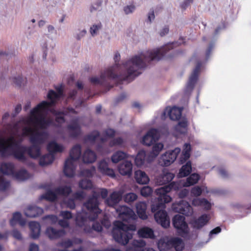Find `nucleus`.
Instances as JSON below:
<instances>
[{"mask_svg":"<svg viewBox=\"0 0 251 251\" xmlns=\"http://www.w3.org/2000/svg\"><path fill=\"white\" fill-rule=\"evenodd\" d=\"M176 44L173 43L160 49L143 51L123 64L124 72L119 66L116 64L102 73L100 78L93 76L90 78V81L95 85H107L111 80L117 79L130 82L140 75L151 61L159 60Z\"/></svg>","mask_w":251,"mask_h":251,"instance_id":"obj_1","label":"nucleus"},{"mask_svg":"<svg viewBox=\"0 0 251 251\" xmlns=\"http://www.w3.org/2000/svg\"><path fill=\"white\" fill-rule=\"evenodd\" d=\"M72 192L71 187L69 186L62 185L56 188L54 191L48 190L46 193L40 196V199H46L49 201L56 200L58 196L64 197L63 203L70 208L74 209L75 207V200H80L84 197V193L82 191L76 192L74 193L71 198L67 197Z\"/></svg>","mask_w":251,"mask_h":251,"instance_id":"obj_2","label":"nucleus"},{"mask_svg":"<svg viewBox=\"0 0 251 251\" xmlns=\"http://www.w3.org/2000/svg\"><path fill=\"white\" fill-rule=\"evenodd\" d=\"M135 230L136 226L134 225L127 226L123 222L117 221L114 223L112 233L113 237L116 242L125 245L132 237V233L131 231Z\"/></svg>","mask_w":251,"mask_h":251,"instance_id":"obj_3","label":"nucleus"},{"mask_svg":"<svg viewBox=\"0 0 251 251\" xmlns=\"http://www.w3.org/2000/svg\"><path fill=\"white\" fill-rule=\"evenodd\" d=\"M103 199H106L108 195L107 189L102 188L93 191L92 195L89 197L88 200L84 204V206L89 211L91 214H94L93 216H89L91 220H94L100 213L101 210L99 208V201L98 200L100 196Z\"/></svg>","mask_w":251,"mask_h":251,"instance_id":"obj_4","label":"nucleus"},{"mask_svg":"<svg viewBox=\"0 0 251 251\" xmlns=\"http://www.w3.org/2000/svg\"><path fill=\"white\" fill-rule=\"evenodd\" d=\"M81 153V146L78 144L75 145L70 151L69 157L64 164V173L66 176L72 177L75 175L76 162Z\"/></svg>","mask_w":251,"mask_h":251,"instance_id":"obj_5","label":"nucleus"},{"mask_svg":"<svg viewBox=\"0 0 251 251\" xmlns=\"http://www.w3.org/2000/svg\"><path fill=\"white\" fill-rule=\"evenodd\" d=\"M181 186H184V181L180 182H173L169 185L161 187L155 190V193L158 196V200L160 201L158 206L163 207L164 203H168L172 200V198L167 193L171 190L174 189L175 190H178ZM158 206L154 205L152 209L154 210L157 208Z\"/></svg>","mask_w":251,"mask_h":251,"instance_id":"obj_6","label":"nucleus"},{"mask_svg":"<svg viewBox=\"0 0 251 251\" xmlns=\"http://www.w3.org/2000/svg\"><path fill=\"white\" fill-rule=\"evenodd\" d=\"M93 215L94 214H91L89 211V213H84L83 211L77 213L75 218L76 223L79 226H84V230L85 232H91L92 230L100 232L102 230L101 225L97 222H93L91 224L92 227H90V226H89V227L85 226V225L87 224L88 221L91 222L94 221V220H92L89 218V215L93 216Z\"/></svg>","mask_w":251,"mask_h":251,"instance_id":"obj_7","label":"nucleus"},{"mask_svg":"<svg viewBox=\"0 0 251 251\" xmlns=\"http://www.w3.org/2000/svg\"><path fill=\"white\" fill-rule=\"evenodd\" d=\"M47 149L50 153L43 155L39 160V164L42 166H45L51 164L54 158L53 153L63 151L64 147L54 141H52L49 143Z\"/></svg>","mask_w":251,"mask_h":251,"instance_id":"obj_8","label":"nucleus"},{"mask_svg":"<svg viewBox=\"0 0 251 251\" xmlns=\"http://www.w3.org/2000/svg\"><path fill=\"white\" fill-rule=\"evenodd\" d=\"M173 224L179 235L187 239L193 238V236L189 232V227L183 216L176 215L173 219Z\"/></svg>","mask_w":251,"mask_h":251,"instance_id":"obj_9","label":"nucleus"},{"mask_svg":"<svg viewBox=\"0 0 251 251\" xmlns=\"http://www.w3.org/2000/svg\"><path fill=\"white\" fill-rule=\"evenodd\" d=\"M159 203L160 201L158 198L157 201L151 205V211L152 212H156L154 214V218L156 222L161 225L162 227L167 228L170 226V220L167 212L164 210L165 203H164L163 207L158 206L156 209L154 210L152 209V207L154 205L158 206Z\"/></svg>","mask_w":251,"mask_h":251,"instance_id":"obj_10","label":"nucleus"},{"mask_svg":"<svg viewBox=\"0 0 251 251\" xmlns=\"http://www.w3.org/2000/svg\"><path fill=\"white\" fill-rule=\"evenodd\" d=\"M180 151V149L178 148H176L174 150L166 151L159 158V164L162 166L170 165L175 161Z\"/></svg>","mask_w":251,"mask_h":251,"instance_id":"obj_11","label":"nucleus"},{"mask_svg":"<svg viewBox=\"0 0 251 251\" xmlns=\"http://www.w3.org/2000/svg\"><path fill=\"white\" fill-rule=\"evenodd\" d=\"M116 210L117 213L118 214L119 218L125 222L129 223L131 221L135 219L136 215L134 211L126 206H120L117 207Z\"/></svg>","mask_w":251,"mask_h":251,"instance_id":"obj_12","label":"nucleus"},{"mask_svg":"<svg viewBox=\"0 0 251 251\" xmlns=\"http://www.w3.org/2000/svg\"><path fill=\"white\" fill-rule=\"evenodd\" d=\"M160 136L158 129L151 128L143 136L142 143L146 146H150L158 140Z\"/></svg>","mask_w":251,"mask_h":251,"instance_id":"obj_13","label":"nucleus"},{"mask_svg":"<svg viewBox=\"0 0 251 251\" xmlns=\"http://www.w3.org/2000/svg\"><path fill=\"white\" fill-rule=\"evenodd\" d=\"M201 65V62H198L195 68L190 75L189 81L186 87L185 92L186 93L191 92L193 89L195 84L198 79Z\"/></svg>","mask_w":251,"mask_h":251,"instance_id":"obj_14","label":"nucleus"},{"mask_svg":"<svg viewBox=\"0 0 251 251\" xmlns=\"http://www.w3.org/2000/svg\"><path fill=\"white\" fill-rule=\"evenodd\" d=\"M173 208L176 212L188 216L191 215L193 212L189 203L183 200H181L178 203L174 204Z\"/></svg>","mask_w":251,"mask_h":251,"instance_id":"obj_15","label":"nucleus"},{"mask_svg":"<svg viewBox=\"0 0 251 251\" xmlns=\"http://www.w3.org/2000/svg\"><path fill=\"white\" fill-rule=\"evenodd\" d=\"M81 122L80 118H75L72 120L70 124L68 126V130L70 136L76 137L81 134V127L79 123Z\"/></svg>","mask_w":251,"mask_h":251,"instance_id":"obj_16","label":"nucleus"},{"mask_svg":"<svg viewBox=\"0 0 251 251\" xmlns=\"http://www.w3.org/2000/svg\"><path fill=\"white\" fill-rule=\"evenodd\" d=\"M182 110V108L176 106L172 108L167 107L162 114V118H165L166 116H168L172 120H178L181 117Z\"/></svg>","mask_w":251,"mask_h":251,"instance_id":"obj_17","label":"nucleus"},{"mask_svg":"<svg viewBox=\"0 0 251 251\" xmlns=\"http://www.w3.org/2000/svg\"><path fill=\"white\" fill-rule=\"evenodd\" d=\"M146 246L145 241L140 239L138 240H134L129 245L126 249V251H155L152 248H143Z\"/></svg>","mask_w":251,"mask_h":251,"instance_id":"obj_18","label":"nucleus"},{"mask_svg":"<svg viewBox=\"0 0 251 251\" xmlns=\"http://www.w3.org/2000/svg\"><path fill=\"white\" fill-rule=\"evenodd\" d=\"M175 175L168 170H163L162 173L156 177L155 183L162 185L170 182L174 177Z\"/></svg>","mask_w":251,"mask_h":251,"instance_id":"obj_19","label":"nucleus"},{"mask_svg":"<svg viewBox=\"0 0 251 251\" xmlns=\"http://www.w3.org/2000/svg\"><path fill=\"white\" fill-rule=\"evenodd\" d=\"M122 191H114L105 199V202L109 206L114 207L122 200Z\"/></svg>","mask_w":251,"mask_h":251,"instance_id":"obj_20","label":"nucleus"},{"mask_svg":"<svg viewBox=\"0 0 251 251\" xmlns=\"http://www.w3.org/2000/svg\"><path fill=\"white\" fill-rule=\"evenodd\" d=\"M149 152L140 151L135 158V163L137 166H141L145 162H150L152 160Z\"/></svg>","mask_w":251,"mask_h":251,"instance_id":"obj_21","label":"nucleus"},{"mask_svg":"<svg viewBox=\"0 0 251 251\" xmlns=\"http://www.w3.org/2000/svg\"><path fill=\"white\" fill-rule=\"evenodd\" d=\"M132 164L130 161H125L118 166V171L123 176H130L132 171Z\"/></svg>","mask_w":251,"mask_h":251,"instance_id":"obj_22","label":"nucleus"},{"mask_svg":"<svg viewBox=\"0 0 251 251\" xmlns=\"http://www.w3.org/2000/svg\"><path fill=\"white\" fill-rule=\"evenodd\" d=\"M98 169L104 175L111 177H115V176L114 170L109 168L108 164L105 160H102L99 162Z\"/></svg>","mask_w":251,"mask_h":251,"instance_id":"obj_23","label":"nucleus"},{"mask_svg":"<svg viewBox=\"0 0 251 251\" xmlns=\"http://www.w3.org/2000/svg\"><path fill=\"white\" fill-rule=\"evenodd\" d=\"M43 213L42 208L35 206H29L25 210V214L26 217L34 218L41 215Z\"/></svg>","mask_w":251,"mask_h":251,"instance_id":"obj_24","label":"nucleus"},{"mask_svg":"<svg viewBox=\"0 0 251 251\" xmlns=\"http://www.w3.org/2000/svg\"><path fill=\"white\" fill-rule=\"evenodd\" d=\"M63 229H56L52 227H49L46 230V234L51 239H57L65 235Z\"/></svg>","mask_w":251,"mask_h":251,"instance_id":"obj_25","label":"nucleus"},{"mask_svg":"<svg viewBox=\"0 0 251 251\" xmlns=\"http://www.w3.org/2000/svg\"><path fill=\"white\" fill-rule=\"evenodd\" d=\"M136 211L139 217L145 220L148 216L146 214L147 204L145 202L140 201L138 202L136 205Z\"/></svg>","mask_w":251,"mask_h":251,"instance_id":"obj_26","label":"nucleus"},{"mask_svg":"<svg viewBox=\"0 0 251 251\" xmlns=\"http://www.w3.org/2000/svg\"><path fill=\"white\" fill-rule=\"evenodd\" d=\"M135 178L137 182L141 184H147L150 180L147 175L144 172L141 170L135 171Z\"/></svg>","mask_w":251,"mask_h":251,"instance_id":"obj_27","label":"nucleus"},{"mask_svg":"<svg viewBox=\"0 0 251 251\" xmlns=\"http://www.w3.org/2000/svg\"><path fill=\"white\" fill-rule=\"evenodd\" d=\"M30 229V235L33 239L37 238L40 233L41 226L39 223L36 222H31L29 224Z\"/></svg>","mask_w":251,"mask_h":251,"instance_id":"obj_28","label":"nucleus"},{"mask_svg":"<svg viewBox=\"0 0 251 251\" xmlns=\"http://www.w3.org/2000/svg\"><path fill=\"white\" fill-rule=\"evenodd\" d=\"M97 156L95 153L89 150H86L82 155V160L85 163H91L95 161Z\"/></svg>","mask_w":251,"mask_h":251,"instance_id":"obj_29","label":"nucleus"},{"mask_svg":"<svg viewBox=\"0 0 251 251\" xmlns=\"http://www.w3.org/2000/svg\"><path fill=\"white\" fill-rule=\"evenodd\" d=\"M209 220L208 215L203 214L199 217L198 219L194 220L192 223L194 228L200 229L206 224Z\"/></svg>","mask_w":251,"mask_h":251,"instance_id":"obj_30","label":"nucleus"},{"mask_svg":"<svg viewBox=\"0 0 251 251\" xmlns=\"http://www.w3.org/2000/svg\"><path fill=\"white\" fill-rule=\"evenodd\" d=\"M169 242L175 249L176 251H181L184 248V243L180 238H172L169 240Z\"/></svg>","mask_w":251,"mask_h":251,"instance_id":"obj_31","label":"nucleus"},{"mask_svg":"<svg viewBox=\"0 0 251 251\" xmlns=\"http://www.w3.org/2000/svg\"><path fill=\"white\" fill-rule=\"evenodd\" d=\"M12 176L19 181H24L31 176L27 171L24 169H21L16 173L14 172V175H12Z\"/></svg>","mask_w":251,"mask_h":251,"instance_id":"obj_32","label":"nucleus"},{"mask_svg":"<svg viewBox=\"0 0 251 251\" xmlns=\"http://www.w3.org/2000/svg\"><path fill=\"white\" fill-rule=\"evenodd\" d=\"M14 166L11 163H4L1 164L0 166L1 172L5 175H14Z\"/></svg>","mask_w":251,"mask_h":251,"instance_id":"obj_33","label":"nucleus"},{"mask_svg":"<svg viewBox=\"0 0 251 251\" xmlns=\"http://www.w3.org/2000/svg\"><path fill=\"white\" fill-rule=\"evenodd\" d=\"M140 237L146 238H151L153 237V231L149 227H144L140 228L138 231Z\"/></svg>","mask_w":251,"mask_h":251,"instance_id":"obj_34","label":"nucleus"},{"mask_svg":"<svg viewBox=\"0 0 251 251\" xmlns=\"http://www.w3.org/2000/svg\"><path fill=\"white\" fill-rule=\"evenodd\" d=\"M191 151V146L189 144L186 143L184 145V149L182 154L180 158L179 162L181 164L184 163L190 156V151Z\"/></svg>","mask_w":251,"mask_h":251,"instance_id":"obj_35","label":"nucleus"},{"mask_svg":"<svg viewBox=\"0 0 251 251\" xmlns=\"http://www.w3.org/2000/svg\"><path fill=\"white\" fill-rule=\"evenodd\" d=\"M192 171L191 163L188 161L186 164L181 168L179 170L178 176L179 177H182L187 176L190 174Z\"/></svg>","mask_w":251,"mask_h":251,"instance_id":"obj_36","label":"nucleus"},{"mask_svg":"<svg viewBox=\"0 0 251 251\" xmlns=\"http://www.w3.org/2000/svg\"><path fill=\"white\" fill-rule=\"evenodd\" d=\"M127 157V154L122 151L115 152L111 156V161L114 163H117L120 161Z\"/></svg>","mask_w":251,"mask_h":251,"instance_id":"obj_37","label":"nucleus"},{"mask_svg":"<svg viewBox=\"0 0 251 251\" xmlns=\"http://www.w3.org/2000/svg\"><path fill=\"white\" fill-rule=\"evenodd\" d=\"M10 223L12 226H15L17 223H19L21 226H24L25 224V221L22 219V215L19 212H15L13 214V218Z\"/></svg>","mask_w":251,"mask_h":251,"instance_id":"obj_38","label":"nucleus"},{"mask_svg":"<svg viewBox=\"0 0 251 251\" xmlns=\"http://www.w3.org/2000/svg\"><path fill=\"white\" fill-rule=\"evenodd\" d=\"M200 176L198 174L194 173L188 177L186 181H184V186L189 187L197 183L199 180Z\"/></svg>","mask_w":251,"mask_h":251,"instance_id":"obj_39","label":"nucleus"},{"mask_svg":"<svg viewBox=\"0 0 251 251\" xmlns=\"http://www.w3.org/2000/svg\"><path fill=\"white\" fill-rule=\"evenodd\" d=\"M163 147L164 145L161 143H157L153 145L151 151L149 152L152 159H154L158 155Z\"/></svg>","mask_w":251,"mask_h":251,"instance_id":"obj_40","label":"nucleus"},{"mask_svg":"<svg viewBox=\"0 0 251 251\" xmlns=\"http://www.w3.org/2000/svg\"><path fill=\"white\" fill-rule=\"evenodd\" d=\"M187 121L186 120H183L179 122L175 126V129L177 132L181 134H184L187 131Z\"/></svg>","mask_w":251,"mask_h":251,"instance_id":"obj_41","label":"nucleus"},{"mask_svg":"<svg viewBox=\"0 0 251 251\" xmlns=\"http://www.w3.org/2000/svg\"><path fill=\"white\" fill-rule=\"evenodd\" d=\"M96 168L94 166H91L89 169L82 170L80 172V175L83 176L91 177L96 173Z\"/></svg>","mask_w":251,"mask_h":251,"instance_id":"obj_42","label":"nucleus"},{"mask_svg":"<svg viewBox=\"0 0 251 251\" xmlns=\"http://www.w3.org/2000/svg\"><path fill=\"white\" fill-rule=\"evenodd\" d=\"M102 27L100 23L93 25L90 28L89 32L92 36L94 37L99 34L100 30Z\"/></svg>","mask_w":251,"mask_h":251,"instance_id":"obj_43","label":"nucleus"},{"mask_svg":"<svg viewBox=\"0 0 251 251\" xmlns=\"http://www.w3.org/2000/svg\"><path fill=\"white\" fill-rule=\"evenodd\" d=\"M92 181L87 179H82L79 183V187L83 189H89L92 188Z\"/></svg>","mask_w":251,"mask_h":251,"instance_id":"obj_44","label":"nucleus"},{"mask_svg":"<svg viewBox=\"0 0 251 251\" xmlns=\"http://www.w3.org/2000/svg\"><path fill=\"white\" fill-rule=\"evenodd\" d=\"M102 1L101 0H97L91 5L90 11L91 12H94L97 10H100L101 9Z\"/></svg>","mask_w":251,"mask_h":251,"instance_id":"obj_45","label":"nucleus"},{"mask_svg":"<svg viewBox=\"0 0 251 251\" xmlns=\"http://www.w3.org/2000/svg\"><path fill=\"white\" fill-rule=\"evenodd\" d=\"M99 132L97 130H95L89 134L86 137L85 140L88 142H93L95 141L98 138H99Z\"/></svg>","mask_w":251,"mask_h":251,"instance_id":"obj_46","label":"nucleus"},{"mask_svg":"<svg viewBox=\"0 0 251 251\" xmlns=\"http://www.w3.org/2000/svg\"><path fill=\"white\" fill-rule=\"evenodd\" d=\"M9 186V182L6 180L2 175L0 174V190L4 191Z\"/></svg>","mask_w":251,"mask_h":251,"instance_id":"obj_47","label":"nucleus"},{"mask_svg":"<svg viewBox=\"0 0 251 251\" xmlns=\"http://www.w3.org/2000/svg\"><path fill=\"white\" fill-rule=\"evenodd\" d=\"M115 133V131L112 129L109 128L105 130L103 132L104 137H101L100 138L101 142H103L104 141H105L106 140V137H112L113 136H114Z\"/></svg>","mask_w":251,"mask_h":251,"instance_id":"obj_48","label":"nucleus"},{"mask_svg":"<svg viewBox=\"0 0 251 251\" xmlns=\"http://www.w3.org/2000/svg\"><path fill=\"white\" fill-rule=\"evenodd\" d=\"M137 199V196L134 193L126 194L124 197L125 201L126 202H131Z\"/></svg>","mask_w":251,"mask_h":251,"instance_id":"obj_49","label":"nucleus"},{"mask_svg":"<svg viewBox=\"0 0 251 251\" xmlns=\"http://www.w3.org/2000/svg\"><path fill=\"white\" fill-rule=\"evenodd\" d=\"M86 33L87 30L85 28L79 29L75 33L74 37L76 40L79 41L86 35Z\"/></svg>","mask_w":251,"mask_h":251,"instance_id":"obj_50","label":"nucleus"},{"mask_svg":"<svg viewBox=\"0 0 251 251\" xmlns=\"http://www.w3.org/2000/svg\"><path fill=\"white\" fill-rule=\"evenodd\" d=\"M152 192V189L148 186L143 187L140 191L141 195L145 197L149 196Z\"/></svg>","mask_w":251,"mask_h":251,"instance_id":"obj_51","label":"nucleus"},{"mask_svg":"<svg viewBox=\"0 0 251 251\" xmlns=\"http://www.w3.org/2000/svg\"><path fill=\"white\" fill-rule=\"evenodd\" d=\"M124 142L123 139L122 138L119 137L113 139L109 143V146L110 147H113L115 146H121Z\"/></svg>","mask_w":251,"mask_h":251,"instance_id":"obj_52","label":"nucleus"},{"mask_svg":"<svg viewBox=\"0 0 251 251\" xmlns=\"http://www.w3.org/2000/svg\"><path fill=\"white\" fill-rule=\"evenodd\" d=\"M135 10V6L133 4L126 5L124 7V11L126 14L132 13Z\"/></svg>","mask_w":251,"mask_h":251,"instance_id":"obj_53","label":"nucleus"},{"mask_svg":"<svg viewBox=\"0 0 251 251\" xmlns=\"http://www.w3.org/2000/svg\"><path fill=\"white\" fill-rule=\"evenodd\" d=\"M202 193V188L200 186H195L191 190V194L193 196L198 197L201 195Z\"/></svg>","mask_w":251,"mask_h":251,"instance_id":"obj_54","label":"nucleus"},{"mask_svg":"<svg viewBox=\"0 0 251 251\" xmlns=\"http://www.w3.org/2000/svg\"><path fill=\"white\" fill-rule=\"evenodd\" d=\"M59 245L62 247L65 248H68L73 246V242L70 240H67L65 241H63L59 243Z\"/></svg>","mask_w":251,"mask_h":251,"instance_id":"obj_55","label":"nucleus"},{"mask_svg":"<svg viewBox=\"0 0 251 251\" xmlns=\"http://www.w3.org/2000/svg\"><path fill=\"white\" fill-rule=\"evenodd\" d=\"M218 172L219 175L223 178H227L228 176V174L227 171L223 168H219L218 169Z\"/></svg>","mask_w":251,"mask_h":251,"instance_id":"obj_56","label":"nucleus"},{"mask_svg":"<svg viewBox=\"0 0 251 251\" xmlns=\"http://www.w3.org/2000/svg\"><path fill=\"white\" fill-rule=\"evenodd\" d=\"M202 202H201V206L203 207L206 210H209L210 209L211 204L205 199H202Z\"/></svg>","mask_w":251,"mask_h":251,"instance_id":"obj_57","label":"nucleus"},{"mask_svg":"<svg viewBox=\"0 0 251 251\" xmlns=\"http://www.w3.org/2000/svg\"><path fill=\"white\" fill-rule=\"evenodd\" d=\"M45 220H49L51 224L55 223L58 221L57 217L53 215H47L44 218Z\"/></svg>","mask_w":251,"mask_h":251,"instance_id":"obj_58","label":"nucleus"},{"mask_svg":"<svg viewBox=\"0 0 251 251\" xmlns=\"http://www.w3.org/2000/svg\"><path fill=\"white\" fill-rule=\"evenodd\" d=\"M60 215L64 219L66 220L71 219L72 217L71 213L68 211H62Z\"/></svg>","mask_w":251,"mask_h":251,"instance_id":"obj_59","label":"nucleus"},{"mask_svg":"<svg viewBox=\"0 0 251 251\" xmlns=\"http://www.w3.org/2000/svg\"><path fill=\"white\" fill-rule=\"evenodd\" d=\"M12 234L13 236L18 240L22 239V235L19 231H18L17 229H14L12 232Z\"/></svg>","mask_w":251,"mask_h":251,"instance_id":"obj_60","label":"nucleus"},{"mask_svg":"<svg viewBox=\"0 0 251 251\" xmlns=\"http://www.w3.org/2000/svg\"><path fill=\"white\" fill-rule=\"evenodd\" d=\"M13 82L18 86H20L22 81V77L18 75L17 77H14L12 78Z\"/></svg>","mask_w":251,"mask_h":251,"instance_id":"obj_61","label":"nucleus"},{"mask_svg":"<svg viewBox=\"0 0 251 251\" xmlns=\"http://www.w3.org/2000/svg\"><path fill=\"white\" fill-rule=\"evenodd\" d=\"M155 16L153 10H151L148 13V22L151 23V22L154 19Z\"/></svg>","mask_w":251,"mask_h":251,"instance_id":"obj_62","label":"nucleus"},{"mask_svg":"<svg viewBox=\"0 0 251 251\" xmlns=\"http://www.w3.org/2000/svg\"><path fill=\"white\" fill-rule=\"evenodd\" d=\"M202 199L195 198L192 201V204L194 206H201L202 202Z\"/></svg>","mask_w":251,"mask_h":251,"instance_id":"obj_63","label":"nucleus"},{"mask_svg":"<svg viewBox=\"0 0 251 251\" xmlns=\"http://www.w3.org/2000/svg\"><path fill=\"white\" fill-rule=\"evenodd\" d=\"M188 193L189 191L187 189H183L179 192L178 195L180 198H183L188 194Z\"/></svg>","mask_w":251,"mask_h":251,"instance_id":"obj_64","label":"nucleus"}]
</instances>
